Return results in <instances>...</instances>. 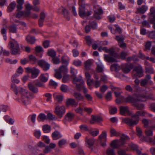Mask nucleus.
<instances>
[{"instance_id": "1", "label": "nucleus", "mask_w": 155, "mask_h": 155, "mask_svg": "<svg viewBox=\"0 0 155 155\" xmlns=\"http://www.w3.org/2000/svg\"><path fill=\"white\" fill-rule=\"evenodd\" d=\"M154 100L153 97H117L115 100L117 104H125L128 102L137 103V101H145L147 100Z\"/></svg>"}, {"instance_id": "5", "label": "nucleus", "mask_w": 155, "mask_h": 155, "mask_svg": "<svg viewBox=\"0 0 155 155\" xmlns=\"http://www.w3.org/2000/svg\"><path fill=\"white\" fill-rule=\"evenodd\" d=\"M10 47L12 48L11 53L13 55L19 54L20 51L19 45L17 41L13 40L9 42V45Z\"/></svg>"}, {"instance_id": "10", "label": "nucleus", "mask_w": 155, "mask_h": 155, "mask_svg": "<svg viewBox=\"0 0 155 155\" xmlns=\"http://www.w3.org/2000/svg\"><path fill=\"white\" fill-rule=\"evenodd\" d=\"M152 115L148 114L144 111H137L135 114L132 116V117L135 119V120H137V123L139 121L140 116H149L151 117Z\"/></svg>"}, {"instance_id": "57", "label": "nucleus", "mask_w": 155, "mask_h": 155, "mask_svg": "<svg viewBox=\"0 0 155 155\" xmlns=\"http://www.w3.org/2000/svg\"><path fill=\"white\" fill-rule=\"evenodd\" d=\"M117 109L115 107H111L109 109L110 113L111 114H114L117 112Z\"/></svg>"}, {"instance_id": "28", "label": "nucleus", "mask_w": 155, "mask_h": 155, "mask_svg": "<svg viewBox=\"0 0 155 155\" xmlns=\"http://www.w3.org/2000/svg\"><path fill=\"white\" fill-rule=\"evenodd\" d=\"M49 78L48 74V73L42 74L39 77V78L41 81L44 82H46Z\"/></svg>"}, {"instance_id": "40", "label": "nucleus", "mask_w": 155, "mask_h": 155, "mask_svg": "<svg viewBox=\"0 0 155 155\" xmlns=\"http://www.w3.org/2000/svg\"><path fill=\"white\" fill-rule=\"evenodd\" d=\"M68 58L65 55L61 57V62L62 64L68 65Z\"/></svg>"}, {"instance_id": "15", "label": "nucleus", "mask_w": 155, "mask_h": 155, "mask_svg": "<svg viewBox=\"0 0 155 155\" xmlns=\"http://www.w3.org/2000/svg\"><path fill=\"white\" fill-rule=\"evenodd\" d=\"M38 65L41 67L43 70L45 71L48 70L50 67V64L46 62L45 61L42 60H40L38 61Z\"/></svg>"}, {"instance_id": "52", "label": "nucleus", "mask_w": 155, "mask_h": 155, "mask_svg": "<svg viewBox=\"0 0 155 155\" xmlns=\"http://www.w3.org/2000/svg\"><path fill=\"white\" fill-rule=\"evenodd\" d=\"M70 72L71 74V77L73 78L76 76L77 74L78 71L77 70L75 69L74 68L71 67Z\"/></svg>"}, {"instance_id": "7", "label": "nucleus", "mask_w": 155, "mask_h": 155, "mask_svg": "<svg viewBox=\"0 0 155 155\" xmlns=\"http://www.w3.org/2000/svg\"><path fill=\"white\" fill-rule=\"evenodd\" d=\"M151 76L150 74H147L145 78L142 79L140 81V85L143 87H146L147 84L150 85L153 84V82L151 80Z\"/></svg>"}, {"instance_id": "47", "label": "nucleus", "mask_w": 155, "mask_h": 155, "mask_svg": "<svg viewBox=\"0 0 155 155\" xmlns=\"http://www.w3.org/2000/svg\"><path fill=\"white\" fill-rule=\"evenodd\" d=\"M11 89L15 92L16 94H18V89L17 86L15 84H11Z\"/></svg>"}, {"instance_id": "14", "label": "nucleus", "mask_w": 155, "mask_h": 155, "mask_svg": "<svg viewBox=\"0 0 155 155\" xmlns=\"http://www.w3.org/2000/svg\"><path fill=\"white\" fill-rule=\"evenodd\" d=\"M31 99V97H15V100L24 105H26L30 103Z\"/></svg>"}, {"instance_id": "53", "label": "nucleus", "mask_w": 155, "mask_h": 155, "mask_svg": "<svg viewBox=\"0 0 155 155\" xmlns=\"http://www.w3.org/2000/svg\"><path fill=\"white\" fill-rule=\"evenodd\" d=\"M73 115L71 113H68L66 115V119L69 121H71L73 118Z\"/></svg>"}, {"instance_id": "50", "label": "nucleus", "mask_w": 155, "mask_h": 155, "mask_svg": "<svg viewBox=\"0 0 155 155\" xmlns=\"http://www.w3.org/2000/svg\"><path fill=\"white\" fill-rule=\"evenodd\" d=\"M55 73L54 74V77L58 79H60L62 77L61 73L57 69L55 70Z\"/></svg>"}, {"instance_id": "2", "label": "nucleus", "mask_w": 155, "mask_h": 155, "mask_svg": "<svg viewBox=\"0 0 155 155\" xmlns=\"http://www.w3.org/2000/svg\"><path fill=\"white\" fill-rule=\"evenodd\" d=\"M130 140L129 137L123 134L120 137V140H114L112 141L110 145L114 148H118L120 146H123Z\"/></svg>"}, {"instance_id": "27", "label": "nucleus", "mask_w": 155, "mask_h": 155, "mask_svg": "<svg viewBox=\"0 0 155 155\" xmlns=\"http://www.w3.org/2000/svg\"><path fill=\"white\" fill-rule=\"evenodd\" d=\"M28 89L34 93H37L38 92V89L33 85L31 83H28Z\"/></svg>"}, {"instance_id": "6", "label": "nucleus", "mask_w": 155, "mask_h": 155, "mask_svg": "<svg viewBox=\"0 0 155 155\" xmlns=\"http://www.w3.org/2000/svg\"><path fill=\"white\" fill-rule=\"evenodd\" d=\"M136 132L137 135L138 136L140 140H144L147 142L152 141V138L150 137H145L143 135L142 130L140 127H136Z\"/></svg>"}, {"instance_id": "12", "label": "nucleus", "mask_w": 155, "mask_h": 155, "mask_svg": "<svg viewBox=\"0 0 155 155\" xmlns=\"http://www.w3.org/2000/svg\"><path fill=\"white\" fill-rule=\"evenodd\" d=\"M107 134L105 130L103 131L102 134L99 136L98 140L101 146L105 147L106 145Z\"/></svg>"}, {"instance_id": "35", "label": "nucleus", "mask_w": 155, "mask_h": 155, "mask_svg": "<svg viewBox=\"0 0 155 155\" xmlns=\"http://www.w3.org/2000/svg\"><path fill=\"white\" fill-rule=\"evenodd\" d=\"M18 4L17 5V10L21 9L23 8L22 5L24 2V0H17Z\"/></svg>"}, {"instance_id": "33", "label": "nucleus", "mask_w": 155, "mask_h": 155, "mask_svg": "<svg viewBox=\"0 0 155 155\" xmlns=\"http://www.w3.org/2000/svg\"><path fill=\"white\" fill-rule=\"evenodd\" d=\"M26 39L27 42L31 44L34 43L36 41L34 37L31 36L29 35L27 36Z\"/></svg>"}, {"instance_id": "51", "label": "nucleus", "mask_w": 155, "mask_h": 155, "mask_svg": "<svg viewBox=\"0 0 155 155\" xmlns=\"http://www.w3.org/2000/svg\"><path fill=\"white\" fill-rule=\"evenodd\" d=\"M106 153L107 155H115L114 150L113 149L109 148L106 151Z\"/></svg>"}, {"instance_id": "63", "label": "nucleus", "mask_w": 155, "mask_h": 155, "mask_svg": "<svg viewBox=\"0 0 155 155\" xmlns=\"http://www.w3.org/2000/svg\"><path fill=\"white\" fill-rule=\"evenodd\" d=\"M35 50L38 53H42L43 51V48L41 46H40L36 47Z\"/></svg>"}, {"instance_id": "46", "label": "nucleus", "mask_w": 155, "mask_h": 155, "mask_svg": "<svg viewBox=\"0 0 155 155\" xmlns=\"http://www.w3.org/2000/svg\"><path fill=\"white\" fill-rule=\"evenodd\" d=\"M16 3L15 2H13L9 5L8 7V10L9 12H11L15 8Z\"/></svg>"}, {"instance_id": "8", "label": "nucleus", "mask_w": 155, "mask_h": 155, "mask_svg": "<svg viewBox=\"0 0 155 155\" xmlns=\"http://www.w3.org/2000/svg\"><path fill=\"white\" fill-rule=\"evenodd\" d=\"M25 71L28 73H31V77L32 78H37L40 73L39 70L35 67L32 68L27 67L25 68Z\"/></svg>"}, {"instance_id": "49", "label": "nucleus", "mask_w": 155, "mask_h": 155, "mask_svg": "<svg viewBox=\"0 0 155 155\" xmlns=\"http://www.w3.org/2000/svg\"><path fill=\"white\" fill-rule=\"evenodd\" d=\"M60 89L62 92H66L68 91L69 88L66 85L62 84L60 87Z\"/></svg>"}, {"instance_id": "54", "label": "nucleus", "mask_w": 155, "mask_h": 155, "mask_svg": "<svg viewBox=\"0 0 155 155\" xmlns=\"http://www.w3.org/2000/svg\"><path fill=\"white\" fill-rule=\"evenodd\" d=\"M110 132L111 134L113 136H118L119 135V133L117 132L115 129L111 128L110 130Z\"/></svg>"}, {"instance_id": "61", "label": "nucleus", "mask_w": 155, "mask_h": 155, "mask_svg": "<svg viewBox=\"0 0 155 155\" xmlns=\"http://www.w3.org/2000/svg\"><path fill=\"white\" fill-rule=\"evenodd\" d=\"M36 116V115L35 114H33L30 115L28 117V118H30L31 121L33 124H35V123Z\"/></svg>"}, {"instance_id": "45", "label": "nucleus", "mask_w": 155, "mask_h": 155, "mask_svg": "<svg viewBox=\"0 0 155 155\" xmlns=\"http://www.w3.org/2000/svg\"><path fill=\"white\" fill-rule=\"evenodd\" d=\"M34 135L37 139H39L41 135V132L40 130H35L34 132Z\"/></svg>"}, {"instance_id": "11", "label": "nucleus", "mask_w": 155, "mask_h": 155, "mask_svg": "<svg viewBox=\"0 0 155 155\" xmlns=\"http://www.w3.org/2000/svg\"><path fill=\"white\" fill-rule=\"evenodd\" d=\"M54 112L59 118H61L65 112V107L63 106H57L55 108Z\"/></svg>"}, {"instance_id": "20", "label": "nucleus", "mask_w": 155, "mask_h": 155, "mask_svg": "<svg viewBox=\"0 0 155 155\" xmlns=\"http://www.w3.org/2000/svg\"><path fill=\"white\" fill-rule=\"evenodd\" d=\"M84 84L79 85L77 84L76 86V87L78 90L80 91L81 89H83L84 93L85 94V97H91V96L89 94H87V88L84 85Z\"/></svg>"}, {"instance_id": "59", "label": "nucleus", "mask_w": 155, "mask_h": 155, "mask_svg": "<svg viewBox=\"0 0 155 155\" xmlns=\"http://www.w3.org/2000/svg\"><path fill=\"white\" fill-rule=\"evenodd\" d=\"M8 28L7 25H4L3 27L2 28L1 30V33L2 35H6L7 31L6 30Z\"/></svg>"}, {"instance_id": "31", "label": "nucleus", "mask_w": 155, "mask_h": 155, "mask_svg": "<svg viewBox=\"0 0 155 155\" xmlns=\"http://www.w3.org/2000/svg\"><path fill=\"white\" fill-rule=\"evenodd\" d=\"M62 13L64 15V17L66 18L68 20L70 19L69 17L68 16L69 13L68 11L64 8H61L60 9Z\"/></svg>"}, {"instance_id": "22", "label": "nucleus", "mask_w": 155, "mask_h": 155, "mask_svg": "<svg viewBox=\"0 0 155 155\" xmlns=\"http://www.w3.org/2000/svg\"><path fill=\"white\" fill-rule=\"evenodd\" d=\"M134 70L136 72L135 75L138 76L139 77H141L143 76V71L141 66L135 67Z\"/></svg>"}, {"instance_id": "17", "label": "nucleus", "mask_w": 155, "mask_h": 155, "mask_svg": "<svg viewBox=\"0 0 155 155\" xmlns=\"http://www.w3.org/2000/svg\"><path fill=\"white\" fill-rule=\"evenodd\" d=\"M119 110L120 113L122 115H125L126 114H130L129 107L127 106H121L120 107Z\"/></svg>"}, {"instance_id": "19", "label": "nucleus", "mask_w": 155, "mask_h": 155, "mask_svg": "<svg viewBox=\"0 0 155 155\" xmlns=\"http://www.w3.org/2000/svg\"><path fill=\"white\" fill-rule=\"evenodd\" d=\"M72 78H73V82L76 84V86L77 84L81 85L84 84V82L81 76H79L78 77L75 76Z\"/></svg>"}, {"instance_id": "24", "label": "nucleus", "mask_w": 155, "mask_h": 155, "mask_svg": "<svg viewBox=\"0 0 155 155\" xmlns=\"http://www.w3.org/2000/svg\"><path fill=\"white\" fill-rule=\"evenodd\" d=\"M103 13V10L101 8H99L95 11L94 15V18L97 19H100L101 18L100 15Z\"/></svg>"}, {"instance_id": "30", "label": "nucleus", "mask_w": 155, "mask_h": 155, "mask_svg": "<svg viewBox=\"0 0 155 155\" xmlns=\"http://www.w3.org/2000/svg\"><path fill=\"white\" fill-rule=\"evenodd\" d=\"M42 129L45 133H48L51 132V128L50 126L48 124H45L43 126Z\"/></svg>"}, {"instance_id": "42", "label": "nucleus", "mask_w": 155, "mask_h": 155, "mask_svg": "<svg viewBox=\"0 0 155 155\" xmlns=\"http://www.w3.org/2000/svg\"><path fill=\"white\" fill-rule=\"evenodd\" d=\"M54 103L56 105L61 104L63 97H54Z\"/></svg>"}, {"instance_id": "29", "label": "nucleus", "mask_w": 155, "mask_h": 155, "mask_svg": "<svg viewBox=\"0 0 155 155\" xmlns=\"http://www.w3.org/2000/svg\"><path fill=\"white\" fill-rule=\"evenodd\" d=\"M9 31L10 32L13 33H16L17 32V28L16 25L14 24L10 25L8 27Z\"/></svg>"}, {"instance_id": "58", "label": "nucleus", "mask_w": 155, "mask_h": 155, "mask_svg": "<svg viewBox=\"0 0 155 155\" xmlns=\"http://www.w3.org/2000/svg\"><path fill=\"white\" fill-rule=\"evenodd\" d=\"M89 24L91 26L92 29L94 30L97 28V24L94 21L90 22Z\"/></svg>"}, {"instance_id": "23", "label": "nucleus", "mask_w": 155, "mask_h": 155, "mask_svg": "<svg viewBox=\"0 0 155 155\" xmlns=\"http://www.w3.org/2000/svg\"><path fill=\"white\" fill-rule=\"evenodd\" d=\"M102 120V119L101 117L92 115L91 120L90 122L91 124H93L95 122H100Z\"/></svg>"}, {"instance_id": "9", "label": "nucleus", "mask_w": 155, "mask_h": 155, "mask_svg": "<svg viewBox=\"0 0 155 155\" xmlns=\"http://www.w3.org/2000/svg\"><path fill=\"white\" fill-rule=\"evenodd\" d=\"M148 20L151 24H153V27L155 29V8L153 7H152L150 8Z\"/></svg>"}, {"instance_id": "13", "label": "nucleus", "mask_w": 155, "mask_h": 155, "mask_svg": "<svg viewBox=\"0 0 155 155\" xmlns=\"http://www.w3.org/2000/svg\"><path fill=\"white\" fill-rule=\"evenodd\" d=\"M133 118L125 117L122 119V121L126 124L130 126H133L136 125L137 123V120H134Z\"/></svg>"}, {"instance_id": "60", "label": "nucleus", "mask_w": 155, "mask_h": 155, "mask_svg": "<svg viewBox=\"0 0 155 155\" xmlns=\"http://www.w3.org/2000/svg\"><path fill=\"white\" fill-rule=\"evenodd\" d=\"M114 68L116 71H118L120 69L119 66L117 64H114L112 65L110 67L111 69H113Z\"/></svg>"}, {"instance_id": "25", "label": "nucleus", "mask_w": 155, "mask_h": 155, "mask_svg": "<svg viewBox=\"0 0 155 155\" xmlns=\"http://www.w3.org/2000/svg\"><path fill=\"white\" fill-rule=\"evenodd\" d=\"M52 137L53 140H57L61 138L62 135L59 132L55 130L52 134Z\"/></svg>"}, {"instance_id": "21", "label": "nucleus", "mask_w": 155, "mask_h": 155, "mask_svg": "<svg viewBox=\"0 0 155 155\" xmlns=\"http://www.w3.org/2000/svg\"><path fill=\"white\" fill-rule=\"evenodd\" d=\"M110 88L114 91V93L116 97H123L121 95V92L118 91L120 89L113 85L110 86Z\"/></svg>"}, {"instance_id": "55", "label": "nucleus", "mask_w": 155, "mask_h": 155, "mask_svg": "<svg viewBox=\"0 0 155 155\" xmlns=\"http://www.w3.org/2000/svg\"><path fill=\"white\" fill-rule=\"evenodd\" d=\"M48 55L53 58L56 55V52L52 49H51L50 50H49L48 51Z\"/></svg>"}, {"instance_id": "62", "label": "nucleus", "mask_w": 155, "mask_h": 155, "mask_svg": "<svg viewBox=\"0 0 155 155\" xmlns=\"http://www.w3.org/2000/svg\"><path fill=\"white\" fill-rule=\"evenodd\" d=\"M71 93L73 96L75 97H80L81 96V94L79 92H78L75 90L72 91Z\"/></svg>"}, {"instance_id": "43", "label": "nucleus", "mask_w": 155, "mask_h": 155, "mask_svg": "<svg viewBox=\"0 0 155 155\" xmlns=\"http://www.w3.org/2000/svg\"><path fill=\"white\" fill-rule=\"evenodd\" d=\"M92 64V62L91 61L88 60L86 61L85 63V67L86 69L87 70H90Z\"/></svg>"}, {"instance_id": "38", "label": "nucleus", "mask_w": 155, "mask_h": 155, "mask_svg": "<svg viewBox=\"0 0 155 155\" xmlns=\"http://www.w3.org/2000/svg\"><path fill=\"white\" fill-rule=\"evenodd\" d=\"M147 9V7L145 5H143L141 7H140L137 9L138 12L144 13Z\"/></svg>"}, {"instance_id": "64", "label": "nucleus", "mask_w": 155, "mask_h": 155, "mask_svg": "<svg viewBox=\"0 0 155 155\" xmlns=\"http://www.w3.org/2000/svg\"><path fill=\"white\" fill-rule=\"evenodd\" d=\"M116 39L118 41V43L123 41L124 37L122 36H117L116 38Z\"/></svg>"}, {"instance_id": "39", "label": "nucleus", "mask_w": 155, "mask_h": 155, "mask_svg": "<svg viewBox=\"0 0 155 155\" xmlns=\"http://www.w3.org/2000/svg\"><path fill=\"white\" fill-rule=\"evenodd\" d=\"M46 116L44 114H40L38 117V120L39 121H44L46 118Z\"/></svg>"}, {"instance_id": "36", "label": "nucleus", "mask_w": 155, "mask_h": 155, "mask_svg": "<svg viewBox=\"0 0 155 155\" xmlns=\"http://www.w3.org/2000/svg\"><path fill=\"white\" fill-rule=\"evenodd\" d=\"M85 39L86 41L87 44L89 46L91 45L94 42V40L91 38L89 36H86Z\"/></svg>"}, {"instance_id": "34", "label": "nucleus", "mask_w": 155, "mask_h": 155, "mask_svg": "<svg viewBox=\"0 0 155 155\" xmlns=\"http://www.w3.org/2000/svg\"><path fill=\"white\" fill-rule=\"evenodd\" d=\"M145 133L146 135L145 137H150L152 138L151 137L153 135V131L147 128L145 130Z\"/></svg>"}, {"instance_id": "26", "label": "nucleus", "mask_w": 155, "mask_h": 155, "mask_svg": "<svg viewBox=\"0 0 155 155\" xmlns=\"http://www.w3.org/2000/svg\"><path fill=\"white\" fill-rule=\"evenodd\" d=\"M67 106H76L78 105V103L74 99L68 98L66 102Z\"/></svg>"}, {"instance_id": "41", "label": "nucleus", "mask_w": 155, "mask_h": 155, "mask_svg": "<svg viewBox=\"0 0 155 155\" xmlns=\"http://www.w3.org/2000/svg\"><path fill=\"white\" fill-rule=\"evenodd\" d=\"M61 73H65L68 71V69L66 66L62 65L60 68L57 69Z\"/></svg>"}, {"instance_id": "32", "label": "nucleus", "mask_w": 155, "mask_h": 155, "mask_svg": "<svg viewBox=\"0 0 155 155\" xmlns=\"http://www.w3.org/2000/svg\"><path fill=\"white\" fill-rule=\"evenodd\" d=\"M85 141L88 145V147H91L92 146L94 143V140L93 138L88 139L87 137H86Z\"/></svg>"}, {"instance_id": "16", "label": "nucleus", "mask_w": 155, "mask_h": 155, "mask_svg": "<svg viewBox=\"0 0 155 155\" xmlns=\"http://www.w3.org/2000/svg\"><path fill=\"white\" fill-rule=\"evenodd\" d=\"M133 67V65L131 63H128L122 65V69L124 72L128 73Z\"/></svg>"}, {"instance_id": "44", "label": "nucleus", "mask_w": 155, "mask_h": 155, "mask_svg": "<svg viewBox=\"0 0 155 155\" xmlns=\"http://www.w3.org/2000/svg\"><path fill=\"white\" fill-rule=\"evenodd\" d=\"M103 65L102 63L99 60V62L97 64V70L98 72H101L103 70Z\"/></svg>"}, {"instance_id": "3", "label": "nucleus", "mask_w": 155, "mask_h": 155, "mask_svg": "<svg viewBox=\"0 0 155 155\" xmlns=\"http://www.w3.org/2000/svg\"><path fill=\"white\" fill-rule=\"evenodd\" d=\"M107 53H108L111 56L104 54V59L108 62H113L117 61V59L115 58L118 57V55L116 54L114 50L112 48L108 49Z\"/></svg>"}, {"instance_id": "18", "label": "nucleus", "mask_w": 155, "mask_h": 155, "mask_svg": "<svg viewBox=\"0 0 155 155\" xmlns=\"http://www.w3.org/2000/svg\"><path fill=\"white\" fill-rule=\"evenodd\" d=\"M18 91L23 96H26L28 97L29 96H32L33 94L28 92V90L20 86H19L18 88Z\"/></svg>"}, {"instance_id": "4", "label": "nucleus", "mask_w": 155, "mask_h": 155, "mask_svg": "<svg viewBox=\"0 0 155 155\" xmlns=\"http://www.w3.org/2000/svg\"><path fill=\"white\" fill-rule=\"evenodd\" d=\"M78 3L79 5L78 13L79 16L81 17L84 18L91 15V12L88 11L85 8V4L84 3L79 2Z\"/></svg>"}, {"instance_id": "37", "label": "nucleus", "mask_w": 155, "mask_h": 155, "mask_svg": "<svg viewBox=\"0 0 155 155\" xmlns=\"http://www.w3.org/2000/svg\"><path fill=\"white\" fill-rule=\"evenodd\" d=\"M18 76H19V75L16 73L12 76L11 78V81L12 83H15L17 84L19 83V80L16 78V77Z\"/></svg>"}, {"instance_id": "56", "label": "nucleus", "mask_w": 155, "mask_h": 155, "mask_svg": "<svg viewBox=\"0 0 155 155\" xmlns=\"http://www.w3.org/2000/svg\"><path fill=\"white\" fill-rule=\"evenodd\" d=\"M66 143V140L64 139H62L60 140L58 142V145L59 147L64 145Z\"/></svg>"}, {"instance_id": "48", "label": "nucleus", "mask_w": 155, "mask_h": 155, "mask_svg": "<svg viewBox=\"0 0 155 155\" xmlns=\"http://www.w3.org/2000/svg\"><path fill=\"white\" fill-rule=\"evenodd\" d=\"M5 61L11 64H16L18 62V60L15 59L14 60H12L11 59L9 58H6L5 59Z\"/></svg>"}]
</instances>
